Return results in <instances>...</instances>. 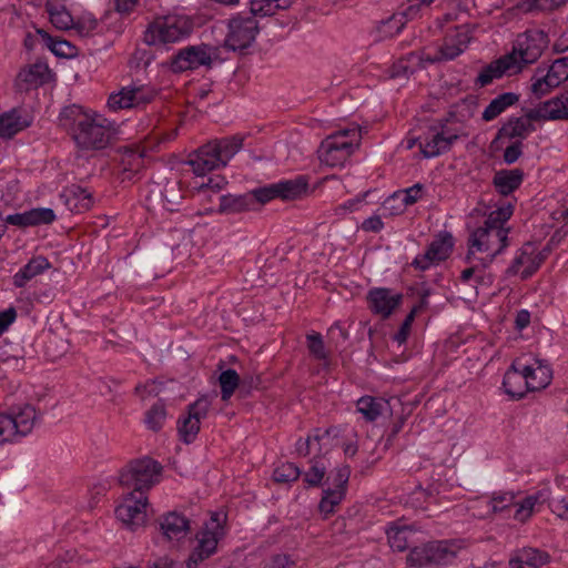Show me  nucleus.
I'll return each mask as SVG.
<instances>
[{"label":"nucleus","mask_w":568,"mask_h":568,"mask_svg":"<svg viewBox=\"0 0 568 568\" xmlns=\"http://www.w3.org/2000/svg\"><path fill=\"white\" fill-rule=\"evenodd\" d=\"M59 124L82 150H102L109 145L114 134L111 122L100 115H90L77 104L61 110Z\"/></svg>","instance_id":"1"},{"label":"nucleus","mask_w":568,"mask_h":568,"mask_svg":"<svg viewBox=\"0 0 568 568\" xmlns=\"http://www.w3.org/2000/svg\"><path fill=\"white\" fill-rule=\"evenodd\" d=\"M510 58L511 57H507L505 54L504 57L485 67L479 72L476 79V84L480 87H486L489 83H491L495 79L501 78L505 72L516 73L515 67L511 63Z\"/></svg>","instance_id":"33"},{"label":"nucleus","mask_w":568,"mask_h":568,"mask_svg":"<svg viewBox=\"0 0 568 568\" xmlns=\"http://www.w3.org/2000/svg\"><path fill=\"white\" fill-rule=\"evenodd\" d=\"M521 369L523 364L515 361L504 375L503 388L513 399H520L527 392H530L526 389V376L525 373H521Z\"/></svg>","instance_id":"25"},{"label":"nucleus","mask_w":568,"mask_h":568,"mask_svg":"<svg viewBox=\"0 0 568 568\" xmlns=\"http://www.w3.org/2000/svg\"><path fill=\"white\" fill-rule=\"evenodd\" d=\"M49 268H51V263L47 257L42 255L33 256L12 276V284L18 288H22L31 280Z\"/></svg>","instance_id":"28"},{"label":"nucleus","mask_w":568,"mask_h":568,"mask_svg":"<svg viewBox=\"0 0 568 568\" xmlns=\"http://www.w3.org/2000/svg\"><path fill=\"white\" fill-rule=\"evenodd\" d=\"M31 120L29 116H23L21 111L13 109L0 115V136L3 139H11L17 133L30 126Z\"/></svg>","instance_id":"31"},{"label":"nucleus","mask_w":568,"mask_h":568,"mask_svg":"<svg viewBox=\"0 0 568 568\" xmlns=\"http://www.w3.org/2000/svg\"><path fill=\"white\" fill-rule=\"evenodd\" d=\"M528 118L547 121L568 120V90L529 110Z\"/></svg>","instance_id":"21"},{"label":"nucleus","mask_w":568,"mask_h":568,"mask_svg":"<svg viewBox=\"0 0 568 568\" xmlns=\"http://www.w3.org/2000/svg\"><path fill=\"white\" fill-rule=\"evenodd\" d=\"M307 348L310 354L318 361H327L328 354L325 349L323 336L313 332L306 335Z\"/></svg>","instance_id":"53"},{"label":"nucleus","mask_w":568,"mask_h":568,"mask_svg":"<svg viewBox=\"0 0 568 568\" xmlns=\"http://www.w3.org/2000/svg\"><path fill=\"white\" fill-rule=\"evenodd\" d=\"M261 378L258 376H244L240 379V390L248 394L252 389L258 388Z\"/></svg>","instance_id":"64"},{"label":"nucleus","mask_w":568,"mask_h":568,"mask_svg":"<svg viewBox=\"0 0 568 568\" xmlns=\"http://www.w3.org/2000/svg\"><path fill=\"white\" fill-rule=\"evenodd\" d=\"M193 20L185 14L155 18L143 32V42L150 47H166L187 39L193 32Z\"/></svg>","instance_id":"2"},{"label":"nucleus","mask_w":568,"mask_h":568,"mask_svg":"<svg viewBox=\"0 0 568 568\" xmlns=\"http://www.w3.org/2000/svg\"><path fill=\"white\" fill-rule=\"evenodd\" d=\"M402 300L400 293H394L386 287H375L367 293L369 310L384 318H387L399 306Z\"/></svg>","instance_id":"20"},{"label":"nucleus","mask_w":568,"mask_h":568,"mask_svg":"<svg viewBox=\"0 0 568 568\" xmlns=\"http://www.w3.org/2000/svg\"><path fill=\"white\" fill-rule=\"evenodd\" d=\"M516 494L514 491H495L487 500L488 514L501 519H513L516 510Z\"/></svg>","instance_id":"26"},{"label":"nucleus","mask_w":568,"mask_h":568,"mask_svg":"<svg viewBox=\"0 0 568 568\" xmlns=\"http://www.w3.org/2000/svg\"><path fill=\"white\" fill-rule=\"evenodd\" d=\"M351 475V468L348 465H342L335 469L334 475L327 477V481H329L335 488L342 489L346 491V486L348 483V478Z\"/></svg>","instance_id":"58"},{"label":"nucleus","mask_w":568,"mask_h":568,"mask_svg":"<svg viewBox=\"0 0 568 568\" xmlns=\"http://www.w3.org/2000/svg\"><path fill=\"white\" fill-rule=\"evenodd\" d=\"M471 39V29L467 24L455 27L447 32L444 43L439 47L437 54L428 59L429 62L449 61L462 54Z\"/></svg>","instance_id":"17"},{"label":"nucleus","mask_w":568,"mask_h":568,"mask_svg":"<svg viewBox=\"0 0 568 568\" xmlns=\"http://www.w3.org/2000/svg\"><path fill=\"white\" fill-rule=\"evenodd\" d=\"M148 497L145 494L129 493L115 508V516L128 528L135 530L142 527L148 516Z\"/></svg>","instance_id":"14"},{"label":"nucleus","mask_w":568,"mask_h":568,"mask_svg":"<svg viewBox=\"0 0 568 568\" xmlns=\"http://www.w3.org/2000/svg\"><path fill=\"white\" fill-rule=\"evenodd\" d=\"M345 490L338 488H327L323 491V497L318 504V509L325 516L334 513L336 506L343 500Z\"/></svg>","instance_id":"49"},{"label":"nucleus","mask_w":568,"mask_h":568,"mask_svg":"<svg viewBox=\"0 0 568 568\" xmlns=\"http://www.w3.org/2000/svg\"><path fill=\"white\" fill-rule=\"evenodd\" d=\"M423 190L424 185L416 183L407 189L396 191L385 200V207H389L390 203L399 202L396 213H403L407 206L415 204L422 197Z\"/></svg>","instance_id":"37"},{"label":"nucleus","mask_w":568,"mask_h":568,"mask_svg":"<svg viewBox=\"0 0 568 568\" xmlns=\"http://www.w3.org/2000/svg\"><path fill=\"white\" fill-rule=\"evenodd\" d=\"M519 95L514 92H505L496 97L484 110L481 118L485 121H491L500 115L507 108L516 104Z\"/></svg>","instance_id":"40"},{"label":"nucleus","mask_w":568,"mask_h":568,"mask_svg":"<svg viewBox=\"0 0 568 568\" xmlns=\"http://www.w3.org/2000/svg\"><path fill=\"white\" fill-rule=\"evenodd\" d=\"M201 422L196 420L187 414V416L178 420V430L181 440L185 444H191L195 440L200 432Z\"/></svg>","instance_id":"48"},{"label":"nucleus","mask_w":568,"mask_h":568,"mask_svg":"<svg viewBox=\"0 0 568 568\" xmlns=\"http://www.w3.org/2000/svg\"><path fill=\"white\" fill-rule=\"evenodd\" d=\"M217 154L219 152L210 141L189 155L187 164L194 174L203 176L215 169L223 168L222 160Z\"/></svg>","instance_id":"22"},{"label":"nucleus","mask_w":568,"mask_h":568,"mask_svg":"<svg viewBox=\"0 0 568 568\" xmlns=\"http://www.w3.org/2000/svg\"><path fill=\"white\" fill-rule=\"evenodd\" d=\"M404 28L403 18L393 14L386 20H383L377 28L382 38H392L398 34Z\"/></svg>","instance_id":"55"},{"label":"nucleus","mask_w":568,"mask_h":568,"mask_svg":"<svg viewBox=\"0 0 568 568\" xmlns=\"http://www.w3.org/2000/svg\"><path fill=\"white\" fill-rule=\"evenodd\" d=\"M459 550L456 540H432L410 548L406 564L413 568H443L455 562Z\"/></svg>","instance_id":"3"},{"label":"nucleus","mask_w":568,"mask_h":568,"mask_svg":"<svg viewBox=\"0 0 568 568\" xmlns=\"http://www.w3.org/2000/svg\"><path fill=\"white\" fill-rule=\"evenodd\" d=\"M226 184H227V181L224 176L214 175V176L209 178L206 183L201 184L200 191L212 190L214 192H219L222 189H224L226 186Z\"/></svg>","instance_id":"60"},{"label":"nucleus","mask_w":568,"mask_h":568,"mask_svg":"<svg viewBox=\"0 0 568 568\" xmlns=\"http://www.w3.org/2000/svg\"><path fill=\"white\" fill-rule=\"evenodd\" d=\"M165 419V405L162 400H159L155 404H153L151 408L145 413L144 423L146 424L149 429L158 432L163 427Z\"/></svg>","instance_id":"47"},{"label":"nucleus","mask_w":568,"mask_h":568,"mask_svg":"<svg viewBox=\"0 0 568 568\" xmlns=\"http://www.w3.org/2000/svg\"><path fill=\"white\" fill-rule=\"evenodd\" d=\"M361 130L358 126L338 130L322 141L318 156L328 166H342L359 146Z\"/></svg>","instance_id":"4"},{"label":"nucleus","mask_w":568,"mask_h":568,"mask_svg":"<svg viewBox=\"0 0 568 568\" xmlns=\"http://www.w3.org/2000/svg\"><path fill=\"white\" fill-rule=\"evenodd\" d=\"M162 465L151 457L131 460L120 473V484L133 488L132 493L144 494L160 480Z\"/></svg>","instance_id":"5"},{"label":"nucleus","mask_w":568,"mask_h":568,"mask_svg":"<svg viewBox=\"0 0 568 568\" xmlns=\"http://www.w3.org/2000/svg\"><path fill=\"white\" fill-rule=\"evenodd\" d=\"M326 474V466L321 459H312V466L304 474L303 480L310 487H318L322 485L323 478Z\"/></svg>","instance_id":"52"},{"label":"nucleus","mask_w":568,"mask_h":568,"mask_svg":"<svg viewBox=\"0 0 568 568\" xmlns=\"http://www.w3.org/2000/svg\"><path fill=\"white\" fill-rule=\"evenodd\" d=\"M27 212L30 226L51 224L55 221L54 211L49 207L31 209Z\"/></svg>","instance_id":"54"},{"label":"nucleus","mask_w":568,"mask_h":568,"mask_svg":"<svg viewBox=\"0 0 568 568\" xmlns=\"http://www.w3.org/2000/svg\"><path fill=\"white\" fill-rule=\"evenodd\" d=\"M548 36L539 29H530L519 33L513 44L510 61L515 67V72H520L525 65L535 63L548 45Z\"/></svg>","instance_id":"7"},{"label":"nucleus","mask_w":568,"mask_h":568,"mask_svg":"<svg viewBox=\"0 0 568 568\" xmlns=\"http://www.w3.org/2000/svg\"><path fill=\"white\" fill-rule=\"evenodd\" d=\"M509 227L490 226L485 223L475 227L467 241L466 263H471L476 252H495V255L501 254L509 245Z\"/></svg>","instance_id":"8"},{"label":"nucleus","mask_w":568,"mask_h":568,"mask_svg":"<svg viewBox=\"0 0 568 568\" xmlns=\"http://www.w3.org/2000/svg\"><path fill=\"white\" fill-rule=\"evenodd\" d=\"M143 151L135 146H125L121 155L120 166L122 180H131L143 168Z\"/></svg>","instance_id":"36"},{"label":"nucleus","mask_w":568,"mask_h":568,"mask_svg":"<svg viewBox=\"0 0 568 568\" xmlns=\"http://www.w3.org/2000/svg\"><path fill=\"white\" fill-rule=\"evenodd\" d=\"M388 402L382 397L363 396L356 403V410L366 422H375L387 408Z\"/></svg>","instance_id":"38"},{"label":"nucleus","mask_w":568,"mask_h":568,"mask_svg":"<svg viewBox=\"0 0 568 568\" xmlns=\"http://www.w3.org/2000/svg\"><path fill=\"white\" fill-rule=\"evenodd\" d=\"M38 34L41 36L45 45L50 51L60 58H72L77 54V48L69 41L51 37L47 31L39 29Z\"/></svg>","instance_id":"42"},{"label":"nucleus","mask_w":568,"mask_h":568,"mask_svg":"<svg viewBox=\"0 0 568 568\" xmlns=\"http://www.w3.org/2000/svg\"><path fill=\"white\" fill-rule=\"evenodd\" d=\"M223 535L222 517L213 514L204 528L196 534L197 544L186 560V567L199 568L202 561L214 555Z\"/></svg>","instance_id":"9"},{"label":"nucleus","mask_w":568,"mask_h":568,"mask_svg":"<svg viewBox=\"0 0 568 568\" xmlns=\"http://www.w3.org/2000/svg\"><path fill=\"white\" fill-rule=\"evenodd\" d=\"M293 0H251L250 16L254 17H271L277 10L287 9L291 7Z\"/></svg>","instance_id":"41"},{"label":"nucleus","mask_w":568,"mask_h":568,"mask_svg":"<svg viewBox=\"0 0 568 568\" xmlns=\"http://www.w3.org/2000/svg\"><path fill=\"white\" fill-rule=\"evenodd\" d=\"M17 311L14 307H9L0 312V336L9 328V326L16 321Z\"/></svg>","instance_id":"61"},{"label":"nucleus","mask_w":568,"mask_h":568,"mask_svg":"<svg viewBox=\"0 0 568 568\" xmlns=\"http://www.w3.org/2000/svg\"><path fill=\"white\" fill-rule=\"evenodd\" d=\"M532 119L528 118V113L526 118H509L508 121L499 129L494 143H496L499 139H525L532 131H535V126L531 124Z\"/></svg>","instance_id":"29"},{"label":"nucleus","mask_w":568,"mask_h":568,"mask_svg":"<svg viewBox=\"0 0 568 568\" xmlns=\"http://www.w3.org/2000/svg\"><path fill=\"white\" fill-rule=\"evenodd\" d=\"M521 373L526 376V389L530 392L547 387L552 378V371L549 365L537 362V366L523 365Z\"/></svg>","instance_id":"30"},{"label":"nucleus","mask_w":568,"mask_h":568,"mask_svg":"<svg viewBox=\"0 0 568 568\" xmlns=\"http://www.w3.org/2000/svg\"><path fill=\"white\" fill-rule=\"evenodd\" d=\"M523 180L521 169L500 170L495 173L493 184L499 194L507 196L521 185Z\"/></svg>","instance_id":"34"},{"label":"nucleus","mask_w":568,"mask_h":568,"mask_svg":"<svg viewBox=\"0 0 568 568\" xmlns=\"http://www.w3.org/2000/svg\"><path fill=\"white\" fill-rule=\"evenodd\" d=\"M308 182L307 175H297L294 179L260 186L264 205L275 199L293 201L303 197L308 192Z\"/></svg>","instance_id":"13"},{"label":"nucleus","mask_w":568,"mask_h":568,"mask_svg":"<svg viewBox=\"0 0 568 568\" xmlns=\"http://www.w3.org/2000/svg\"><path fill=\"white\" fill-rule=\"evenodd\" d=\"M243 141L244 136L240 134L211 141L219 152L223 166L242 149Z\"/></svg>","instance_id":"39"},{"label":"nucleus","mask_w":568,"mask_h":568,"mask_svg":"<svg viewBox=\"0 0 568 568\" xmlns=\"http://www.w3.org/2000/svg\"><path fill=\"white\" fill-rule=\"evenodd\" d=\"M511 215L513 205L507 204L490 212V214L484 220V223L490 226L505 227L504 224L511 217Z\"/></svg>","instance_id":"56"},{"label":"nucleus","mask_w":568,"mask_h":568,"mask_svg":"<svg viewBox=\"0 0 568 568\" xmlns=\"http://www.w3.org/2000/svg\"><path fill=\"white\" fill-rule=\"evenodd\" d=\"M156 92L146 85L133 83L123 87L119 92L112 93L108 99V106L112 111L131 108H142L150 103Z\"/></svg>","instance_id":"15"},{"label":"nucleus","mask_w":568,"mask_h":568,"mask_svg":"<svg viewBox=\"0 0 568 568\" xmlns=\"http://www.w3.org/2000/svg\"><path fill=\"white\" fill-rule=\"evenodd\" d=\"M49 74L48 65L43 63H34L22 69L16 79V87L19 91H29L38 88L47 82Z\"/></svg>","instance_id":"27"},{"label":"nucleus","mask_w":568,"mask_h":568,"mask_svg":"<svg viewBox=\"0 0 568 568\" xmlns=\"http://www.w3.org/2000/svg\"><path fill=\"white\" fill-rule=\"evenodd\" d=\"M258 32V22L254 17L237 13L227 21L224 48L234 52H243L254 43Z\"/></svg>","instance_id":"10"},{"label":"nucleus","mask_w":568,"mask_h":568,"mask_svg":"<svg viewBox=\"0 0 568 568\" xmlns=\"http://www.w3.org/2000/svg\"><path fill=\"white\" fill-rule=\"evenodd\" d=\"M219 383L221 387V398L227 402L235 389L240 388V376L235 369L229 368L220 374Z\"/></svg>","instance_id":"46"},{"label":"nucleus","mask_w":568,"mask_h":568,"mask_svg":"<svg viewBox=\"0 0 568 568\" xmlns=\"http://www.w3.org/2000/svg\"><path fill=\"white\" fill-rule=\"evenodd\" d=\"M60 200L72 213L85 212L93 203L91 193L77 184L64 187L60 194Z\"/></svg>","instance_id":"24"},{"label":"nucleus","mask_w":568,"mask_h":568,"mask_svg":"<svg viewBox=\"0 0 568 568\" xmlns=\"http://www.w3.org/2000/svg\"><path fill=\"white\" fill-rule=\"evenodd\" d=\"M97 27L98 22L94 19H90L88 21H78L73 26V28L81 37H89L92 33V31L97 29Z\"/></svg>","instance_id":"62"},{"label":"nucleus","mask_w":568,"mask_h":568,"mask_svg":"<svg viewBox=\"0 0 568 568\" xmlns=\"http://www.w3.org/2000/svg\"><path fill=\"white\" fill-rule=\"evenodd\" d=\"M454 246L455 240L453 234L448 231H440L429 243L426 252L413 260L412 266L419 271H426L432 265H438L450 256Z\"/></svg>","instance_id":"11"},{"label":"nucleus","mask_w":568,"mask_h":568,"mask_svg":"<svg viewBox=\"0 0 568 568\" xmlns=\"http://www.w3.org/2000/svg\"><path fill=\"white\" fill-rule=\"evenodd\" d=\"M159 529L166 540H181L190 530V520L180 513L170 511L159 519Z\"/></svg>","instance_id":"23"},{"label":"nucleus","mask_w":568,"mask_h":568,"mask_svg":"<svg viewBox=\"0 0 568 568\" xmlns=\"http://www.w3.org/2000/svg\"><path fill=\"white\" fill-rule=\"evenodd\" d=\"M47 12L49 13L51 23L57 29L68 30L73 28L75 23L71 13L65 9V7L58 2H48Z\"/></svg>","instance_id":"43"},{"label":"nucleus","mask_w":568,"mask_h":568,"mask_svg":"<svg viewBox=\"0 0 568 568\" xmlns=\"http://www.w3.org/2000/svg\"><path fill=\"white\" fill-rule=\"evenodd\" d=\"M260 192L261 189L255 187L242 194H222L219 196V207L216 212L223 215H236L258 211L264 205Z\"/></svg>","instance_id":"16"},{"label":"nucleus","mask_w":568,"mask_h":568,"mask_svg":"<svg viewBox=\"0 0 568 568\" xmlns=\"http://www.w3.org/2000/svg\"><path fill=\"white\" fill-rule=\"evenodd\" d=\"M210 407L211 400L209 397L202 396L187 406V414L196 420L201 422L202 419L206 418Z\"/></svg>","instance_id":"57"},{"label":"nucleus","mask_w":568,"mask_h":568,"mask_svg":"<svg viewBox=\"0 0 568 568\" xmlns=\"http://www.w3.org/2000/svg\"><path fill=\"white\" fill-rule=\"evenodd\" d=\"M521 154L523 142L518 140L505 149L503 159L506 164H513L521 156Z\"/></svg>","instance_id":"59"},{"label":"nucleus","mask_w":568,"mask_h":568,"mask_svg":"<svg viewBox=\"0 0 568 568\" xmlns=\"http://www.w3.org/2000/svg\"><path fill=\"white\" fill-rule=\"evenodd\" d=\"M546 258L544 252H536L531 243H525L517 252L511 264L505 271L507 277L515 276L519 273L521 266L525 268L520 273L521 280H528L540 267Z\"/></svg>","instance_id":"18"},{"label":"nucleus","mask_w":568,"mask_h":568,"mask_svg":"<svg viewBox=\"0 0 568 568\" xmlns=\"http://www.w3.org/2000/svg\"><path fill=\"white\" fill-rule=\"evenodd\" d=\"M40 417L30 404L12 407L8 414L0 413V444L17 442L29 435Z\"/></svg>","instance_id":"6"},{"label":"nucleus","mask_w":568,"mask_h":568,"mask_svg":"<svg viewBox=\"0 0 568 568\" xmlns=\"http://www.w3.org/2000/svg\"><path fill=\"white\" fill-rule=\"evenodd\" d=\"M568 80V55L558 58L552 61L548 67L547 73L544 70L537 69L536 74L531 81V92L536 98H541L548 94L552 89L558 88L561 83Z\"/></svg>","instance_id":"12"},{"label":"nucleus","mask_w":568,"mask_h":568,"mask_svg":"<svg viewBox=\"0 0 568 568\" xmlns=\"http://www.w3.org/2000/svg\"><path fill=\"white\" fill-rule=\"evenodd\" d=\"M390 548L395 551H404L408 548L409 537L413 531L406 526H390L386 529Z\"/></svg>","instance_id":"44"},{"label":"nucleus","mask_w":568,"mask_h":568,"mask_svg":"<svg viewBox=\"0 0 568 568\" xmlns=\"http://www.w3.org/2000/svg\"><path fill=\"white\" fill-rule=\"evenodd\" d=\"M516 552L520 556L521 561L531 568H541L550 561V555L538 548L525 547Z\"/></svg>","instance_id":"45"},{"label":"nucleus","mask_w":568,"mask_h":568,"mask_svg":"<svg viewBox=\"0 0 568 568\" xmlns=\"http://www.w3.org/2000/svg\"><path fill=\"white\" fill-rule=\"evenodd\" d=\"M384 227V223L379 215H373L368 219L364 220L362 223V229L366 232L378 233Z\"/></svg>","instance_id":"63"},{"label":"nucleus","mask_w":568,"mask_h":568,"mask_svg":"<svg viewBox=\"0 0 568 568\" xmlns=\"http://www.w3.org/2000/svg\"><path fill=\"white\" fill-rule=\"evenodd\" d=\"M200 67L210 69V54L205 52V43L180 49L170 61V69L174 73L196 70Z\"/></svg>","instance_id":"19"},{"label":"nucleus","mask_w":568,"mask_h":568,"mask_svg":"<svg viewBox=\"0 0 568 568\" xmlns=\"http://www.w3.org/2000/svg\"><path fill=\"white\" fill-rule=\"evenodd\" d=\"M458 139L457 134L446 131L437 132L425 143L420 144L422 153L425 158H435L447 152L454 142Z\"/></svg>","instance_id":"35"},{"label":"nucleus","mask_w":568,"mask_h":568,"mask_svg":"<svg viewBox=\"0 0 568 568\" xmlns=\"http://www.w3.org/2000/svg\"><path fill=\"white\" fill-rule=\"evenodd\" d=\"M331 429L322 430L320 428L314 429L312 435H308L305 439L300 438L296 442L295 450L300 456H307L311 454L312 445L327 438L329 436Z\"/></svg>","instance_id":"50"},{"label":"nucleus","mask_w":568,"mask_h":568,"mask_svg":"<svg viewBox=\"0 0 568 568\" xmlns=\"http://www.w3.org/2000/svg\"><path fill=\"white\" fill-rule=\"evenodd\" d=\"M550 489L548 487L525 497L516 505L513 519L518 523H526L532 515L535 506L545 504L549 500Z\"/></svg>","instance_id":"32"},{"label":"nucleus","mask_w":568,"mask_h":568,"mask_svg":"<svg viewBox=\"0 0 568 568\" xmlns=\"http://www.w3.org/2000/svg\"><path fill=\"white\" fill-rule=\"evenodd\" d=\"M300 468L293 463H285L276 467L273 471V479L276 483L287 484L298 479Z\"/></svg>","instance_id":"51"}]
</instances>
